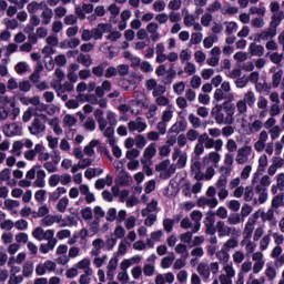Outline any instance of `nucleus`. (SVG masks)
Segmentation results:
<instances>
[{
	"instance_id": "19",
	"label": "nucleus",
	"mask_w": 284,
	"mask_h": 284,
	"mask_svg": "<svg viewBox=\"0 0 284 284\" xmlns=\"http://www.w3.org/2000/svg\"><path fill=\"white\" fill-rule=\"evenodd\" d=\"M135 145L139 150H143L145 145H148V140L145 139L144 135L138 134L135 136Z\"/></svg>"
},
{
	"instance_id": "2",
	"label": "nucleus",
	"mask_w": 284,
	"mask_h": 284,
	"mask_svg": "<svg viewBox=\"0 0 284 284\" xmlns=\"http://www.w3.org/2000/svg\"><path fill=\"white\" fill-rule=\"evenodd\" d=\"M110 28H112V26L108 23H99L98 28H93L91 30L92 39H94V41H101V39H103V34H105V32H108Z\"/></svg>"
},
{
	"instance_id": "21",
	"label": "nucleus",
	"mask_w": 284,
	"mask_h": 284,
	"mask_svg": "<svg viewBox=\"0 0 284 284\" xmlns=\"http://www.w3.org/2000/svg\"><path fill=\"white\" fill-rule=\"evenodd\" d=\"M284 195H275L272 200V207L278 210L282 205H284Z\"/></svg>"
},
{
	"instance_id": "11",
	"label": "nucleus",
	"mask_w": 284,
	"mask_h": 284,
	"mask_svg": "<svg viewBox=\"0 0 284 284\" xmlns=\"http://www.w3.org/2000/svg\"><path fill=\"white\" fill-rule=\"evenodd\" d=\"M271 28H278V26H281V22L284 19V12L283 11H278L277 14H273L271 18Z\"/></svg>"
},
{
	"instance_id": "27",
	"label": "nucleus",
	"mask_w": 284,
	"mask_h": 284,
	"mask_svg": "<svg viewBox=\"0 0 284 284\" xmlns=\"http://www.w3.org/2000/svg\"><path fill=\"white\" fill-rule=\"evenodd\" d=\"M81 215L84 221H90L92 219V207L85 206L81 210Z\"/></svg>"
},
{
	"instance_id": "54",
	"label": "nucleus",
	"mask_w": 284,
	"mask_h": 284,
	"mask_svg": "<svg viewBox=\"0 0 284 284\" xmlns=\"http://www.w3.org/2000/svg\"><path fill=\"white\" fill-rule=\"evenodd\" d=\"M186 139L189 141H196L199 139V131L191 129L186 132Z\"/></svg>"
},
{
	"instance_id": "60",
	"label": "nucleus",
	"mask_w": 284,
	"mask_h": 284,
	"mask_svg": "<svg viewBox=\"0 0 284 284\" xmlns=\"http://www.w3.org/2000/svg\"><path fill=\"white\" fill-rule=\"evenodd\" d=\"M262 221H273L274 220V210L270 209L266 214L262 213L261 214Z\"/></svg>"
},
{
	"instance_id": "10",
	"label": "nucleus",
	"mask_w": 284,
	"mask_h": 284,
	"mask_svg": "<svg viewBox=\"0 0 284 284\" xmlns=\"http://www.w3.org/2000/svg\"><path fill=\"white\" fill-rule=\"evenodd\" d=\"M216 258H219L220 263L222 265H225L226 263L230 262V253H227V250L222 248L221 251H217L215 253Z\"/></svg>"
},
{
	"instance_id": "57",
	"label": "nucleus",
	"mask_w": 284,
	"mask_h": 284,
	"mask_svg": "<svg viewBox=\"0 0 284 284\" xmlns=\"http://www.w3.org/2000/svg\"><path fill=\"white\" fill-rule=\"evenodd\" d=\"M140 69L142 72L144 73H148V72H153V68H152V64H150V62L148 61H143L141 64H140Z\"/></svg>"
},
{
	"instance_id": "38",
	"label": "nucleus",
	"mask_w": 284,
	"mask_h": 284,
	"mask_svg": "<svg viewBox=\"0 0 284 284\" xmlns=\"http://www.w3.org/2000/svg\"><path fill=\"white\" fill-rule=\"evenodd\" d=\"M60 182H61V176H59V174H53L49 178L50 187H57Z\"/></svg>"
},
{
	"instance_id": "39",
	"label": "nucleus",
	"mask_w": 284,
	"mask_h": 284,
	"mask_svg": "<svg viewBox=\"0 0 284 284\" xmlns=\"http://www.w3.org/2000/svg\"><path fill=\"white\" fill-rule=\"evenodd\" d=\"M106 221H109L110 223H113V221H116V209L111 207L106 212Z\"/></svg>"
},
{
	"instance_id": "9",
	"label": "nucleus",
	"mask_w": 284,
	"mask_h": 284,
	"mask_svg": "<svg viewBox=\"0 0 284 284\" xmlns=\"http://www.w3.org/2000/svg\"><path fill=\"white\" fill-rule=\"evenodd\" d=\"M210 161H213V163H219V161H221V154L216 151L210 152L209 156L205 155L203 158V164L207 165V163H210Z\"/></svg>"
},
{
	"instance_id": "48",
	"label": "nucleus",
	"mask_w": 284,
	"mask_h": 284,
	"mask_svg": "<svg viewBox=\"0 0 284 284\" xmlns=\"http://www.w3.org/2000/svg\"><path fill=\"white\" fill-rule=\"evenodd\" d=\"M144 276H154V265L145 264L143 267Z\"/></svg>"
},
{
	"instance_id": "20",
	"label": "nucleus",
	"mask_w": 284,
	"mask_h": 284,
	"mask_svg": "<svg viewBox=\"0 0 284 284\" xmlns=\"http://www.w3.org/2000/svg\"><path fill=\"white\" fill-rule=\"evenodd\" d=\"M68 203H70V200L67 196L60 199L57 204L58 212H61V213L65 212L68 207Z\"/></svg>"
},
{
	"instance_id": "5",
	"label": "nucleus",
	"mask_w": 284,
	"mask_h": 284,
	"mask_svg": "<svg viewBox=\"0 0 284 284\" xmlns=\"http://www.w3.org/2000/svg\"><path fill=\"white\" fill-rule=\"evenodd\" d=\"M30 134H33V136H37V134H41V132H45V124L41 123V120L39 118H34L31 126H29Z\"/></svg>"
},
{
	"instance_id": "23",
	"label": "nucleus",
	"mask_w": 284,
	"mask_h": 284,
	"mask_svg": "<svg viewBox=\"0 0 284 284\" xmlns=\"http://www.w3.org/2000/svg\"><path fill=\"white\" fill-rule=\"evenodd\" d=\"M237 152L240 153V156H244V159H248L250 155L252 154V146L250 145H245L242 146L241 149L237 150Z\"/></svg>"
},
{
	"instance_id": "8",
	"label": "nucleus",
	"mask_w": 284,
	"mask_h": 284,
	"mask_svg": "<svg viewBox=\"0 0 284 284\" xmlns=\"http://www.w3.org/2000/svg\"><path fill=\"white\" fill-rule=\"evenodd\" d=\"M248 50L251 52V57H263L265 52V48H263V45L256 44L254 42L250 44Z\"/></svg>"
},
{
	"instance_id": "13",
	"label": "nucleus",
	"mask_w": 284,
	"mask_h": 284,
	"mask_svg": "<svg viewBox=\"0 0 284 284\" xmlns=\"http://www.w3.org/2000/svg\"><path fill=\"white\" fill-rule=\"evenodd\" d=\"M78 62L84 65V68H90L92 65V57L90 54L80 53Z\"/></svg>"
},
{
	"instance_id": "29",
	"label": "nucleus",
	"mask_w": 284,
	"mask_h": 284,
	"mask_svg": "<svg viewBox=\"0 0 284 284\" xmlns=\"http://www.w3.org/2000/svg\"><path fill=\"white\" fill-rule=\"evenodd\" d=\"M252 199H254V189L252 186H246L244 193V201H246V203H250Z\"/></svg>"
},
{
	"instance_id": "4",
	"label": "nucleus",
	"mask_w": 284,
	"mask_h": 284,
	"mask_svg": "<svg viewBox=\"0 0 284 284\" xmlns=\"http://www.w3.org/2000/svg\"><path fill=\"white\" fill-rule=\"evenodd\" d=\"M4 136H21V126L17 124V122H13L11 124H7L3 129Z\"/></svg>"
},
{
	"instance_id": "64",
	"label": "nucleus",
	"mask_w": 284,
	"mask_h": 284,
	"mask_svg": "<svg viewBox=\"0 0 284 284\" xmlns=\"http://www.w3.org/2000/svg\"><path fill=\"white\" fill-rule=\"evenodd\" d=\"M276 181H277L278 190H283V187H284V173L277 174Z\"/></svg>"
},
{
	"instance_id": "33",
	"label": "nucleus",
	"mask_w": 284,
	"mask_h": 284,
	"mask_svg": "<svg viewBox=\"0 0 284 284\" xmlns=\"http://www.w3.org/2000/svg\"><path fill=\"white\" fill-rule=\"evenodd\" d=\"M201 41H203V33H192L191 34L190 43H192L193 45H199V43H201Z\"/></svg>"
},
{
	"instance_id": "63",
	"label": "nucleus",
	"mask_w": 284,
	"mask_h": 284,
	"mask_svg": "<svg viewBox=\"0 0 284 284\" xmlns=\"http://www.w3.org/2000/svg\"><path fill=\"white\" fill-rule=\"evenodd\" d=\"M16 227H17V230H21V231L26 230L28 227V221H26L23 219L22 220H18L16 222Z\"/></svg>"
},
{
	"instance_id": "14",
	"label": "nucleus",
	"mask_w": 284,
	"mask_h": 284,
	"mask_svg": "<svg viewBox=\"0 0 284 284\" xmlns=\"http://www.w3.org/2000/svg\"><path fill=\"white\" fill-rule=\"evenodd\" d=\"M115 183L120 185V187H126V185H130V174L123 172L122 175L115 180Z\"/></svg>"
},
{
	"instance_id": "59",
	"label": "nucleus",
	"mask_w": 284,
	"mask_h": 284,
	"mask_svg": "<svg viewBox=\"0 0 284 284\" xmlns=\"http://www.w3.org/2000/svg\"><path fill=\"white\" fill-rule=\"evenodd\" d=\"M191 88H193V90H199V88H201V77L194 75L192 78Z\"/></svg>"
},
{
	"instance_id": "3",
	"label": "nucleus",
	"mask_w": 284,
	"mask_h": 284,
	"mask_svg": "<svg viewBox=\"0 0 284 284\" xmlns=\"http://www.w3.org/2000/svg\"><path fill=\"white\" fill-rule=\"evenodd\" d=\"M211 116L215 119L217 125L225 123V114L223 113L221 104H215V106L212 108Z\"/></svg>"
},
{
	"instance_id": "6",
	"label": "nucleus",
	"mask_w": 284,
	"mask_h": 284,
	"mask_svg": "<svg viewBox=\"0 0 284 284\" xmlns=\"http://www.w3.org/2000/svg\"><path fill=\"white\" fill-rule=\"evenodd\" d=\"M216 229L220 237L230 236V234H232V227L225 226V222L223 221L216 223Z\"/></svg>"
},
{
	"instance_id": "53",
	"label": "nucleus",
	"mask_w": 284,
	"mask_h": 284,
	"mask_svg": "<svg viewBox=\"0 0 284 284\" xmlns=\"http://www.w3.org/2000/svg\"><path fill=\"white\" fill-rule=\"evenodd\" d=\"M141 163L143 165V172H145L146 176H152L153 171L152 168L148 164V160L141 159Z\"/></svg>"
},
{
	"instance_id": "26",
	"label": "nucleus",
	"mask_w": 284,
	"mask_h": 284,
	"mask_svg": "<svg viewBox=\"0 0 284 284\" xmlns=\"http://www.w3.org/2000/svg\"><path fill=\"white\" fill-rule=\"evenodd\" d=\"M50 150H57L59 148V138H52V135L47 136Z\"/></svg>"
},
{
	"instance_id": "42",
	"label": "nucleus",
	"mask_w": 284,
	"mask_h": 284,
	"mask_svg": "<svg viewBox=\"0 0 284 284\" xmlns=\"http://www.w3.org/2000/svg\"><path fill=\"white\" fill-rule=\"evenodd\" d=\"M216 214L212 211H209L207 212V215H206V220L204 222V225H214V223L216 222V219L214 217Z\"/></svg>"
},
{
	"instance_id": "12",
	"label": "nucleus",
	"mask_w": 284,
	"mask_h": 284,
	"mask_svg": "<svg viewBox=\"0 0 284 284\" xmlns=\"http://www.w3.org/2000/svg\"><path fill=\"white\" fill-rule=\"evenodd\" d=\"M254 223H256V220H253V222H247L244 229V239L245 241H250L252 239V234L254 233Z\"/></svg>"
},
{
	"instance_id": "25",
	"label": "nucleus",
	"mask_w": 284,
	"mask_h": 284,
	"mask_svg": "<svg viewBox=\"0 0 284 284\" xmlns=\"http://www.w3.org/2000/svg\"><path fill=\"white\" fill-rule=\"evenodd\" d=\"M84 128L85 130H89V132H94V130H97V122H94V119L88 118Z\"/></svg>"
},
{
	"instance_id": "50",
	"label": "nucleus",
	"mask_w": 284,
	"mask_h": 284,
	"mask_svg": "<svg viewBox=\"0 0 284 284\" xmlns=\"http://www.w3.org/2000/svg\"><path fill=\"white\" fill-rule=\"evenodd\" d=\"M268 245H270V235H264V237L260 242V250L262 252H265Z\"/></svg>"
},
{
	"instance_id": "36",
	"label": "nucleus",
	"mask_w": 284,
	"mask_h": 284,
	"mask_svg": "<svg viewBox=\"0 0 284 284\" xmlns=\"http://www.w3.org/2000/svg\"><path fill=\"white\" fill-rule=\"evenodd\" d=\"M244 101L245 103H247L248 105H253V103L256 102V98L254 97V92L248 91L245 95H244Z\"/></svg>"
},
{
	"instance_id": "44",
	"label": "nucleus",
	"mask_w": 284,
	"mask_h": 284,
	"mask_svg": "<svg viewBox=\"0 0 284 284\" xmlns=\"http://www.w3.org/2000/svg\"><path fill=\"white\" fill-rule=\"evenodd\" d=\"M18 88L21 92H30V88H32V85L30 84V81L24 80L19 82Z\"/></svg>"
},
{
	"instance_id": "34",
	"label": "nucleus",
	"mask_w": 284,
	"mask_h": 284,
	"mask_svg": "<svg viewBox=\"0 0 284 284\" xmlns=\"http://www.w3.org/2000/svg\"><path fill=\"white\" fill-rule=\"evenodd\" d=\"M40 8H41V4H39V2L37 1H32L27 6V10L29 14H34V12H37V10H39Z\"/></svg>"
},
{
	"instance_id": "35",
	"label": "nucleus",
	"mask_w": 284,
	"mask_h": 284,
	"mask_svg": "<svg viewBox=\"0 0 284 284\" xmlns=\"http://www.w3.org/2000/svg\"><path fill=\"white\" fill-rule=\"evenodd\" d=\"M163 227H164L165 232H172V230H174V220L164 219L163 220Z\"/></svg>"
},
{
	"instance_id": "31",
	"label": "nucleus",
	"mask_w": 284,
	"mask_h": 284,
	"mask_svg": "<svg viewBox=\"0 0 284 284\" xmlns=\"http://www.w3.org/2000/svg\"><path fill=\"white\" fill-rule=\"evenodd\" d=\"M45 194H48V191L45 190H38L34 194V199L38 203H43L45 201Z\"/></svg>"
},
{
	"instance_id": "32",
	"label": "nucleus",
	"mask_w": 284,
	"mask_h": 284,
	"mask_svg": "<svg viewBox=\"0 0 284 284\" xmlns=\"http://www.w3.org/2000/svg\"><path fill=\"white\" fill-rule=\"evenodd\" d=\"M139 154H141V151H139L138 149H132L126 151L125 156L129 161H134V159H138Z\"/></svg>"
},
{
	"instance_id": "18",
	"label": "nucleus",
	"mask_w": 284,
	"mask_h": 284,
	"mask_svg": "<svg viewBox=\"0 0 284 284\" xmlns=\"http://www.w3.org/2000/svg\"><path fill=\"white\" fill-rule=\"evenodd\" d=\"M197 272L200 276H204V278H207L210 276V267H207V264L200 263L197 265Z\"/></svg>"
},
{
	"instance_id": "16",
	"label": "nucleus",
	"mask_w": 284,
	"mask_h": 284,
	"mask_svg": "<svg viewBox=\"0 0 284 284\" xmlns=\"http://www.w3.org/2000/svg\"><path fill=\"white\" fill-rule=\"evenodd\" d=\"M99 143V140H91L89 145L84 146V154H87V156H92L94 154V148H97Z\"/></svg>"
},
{
	"instance_id": "43",
	"label": "nucleus",
	"mask_w": 284,
	"mask_h": 284,
	"mask_svg": "<svg viewBox=\"0 0 284 284\" xmlns=\"http://www.w3.org/2000/svg\"><path fill=\"white\" fill-rule=\"evenodd\" d=\"M32 272H34L32 263L26 264L23 266L22 274L26 278H28V276H32Z\"/></svg>"
},
{
	"instance_id": "62",
	"label": "nucleus",
	"mask_w": 284,
	"mask_h": 284,
	"mask_svg": "<svg viewBox=\"0 0 284 284\" xmlns=\"http://www.w3.org/2000/svg\"><path fill=\"white\" fill-rule=\"evenodd\" d=\"M181 0H172L169 2V10H181Z\"/></svg>"
},
{
	"instance_id": "51",
	"label": "nucleus",
	"mask_w": 284,
	"mask_h": 284,
	"mask_svg": "<svg viewBox=\"0 0 284 284\" xmlns=\"http://www.w3.org/2000/svg\"><path fill=\"white\" fill-rule=\"evenodd\" d=\"M173 261H174V258H172V257H163L161 261L162 270H168L169 267H172Z\"/></svg>"
},
{
	"instance_id": "41",
	"label": "nucleus",
	"mask_w": 284,
	"mask_h": 284,
	"mask_svg": "<svg viewBox=\"0 0 284 284\" xmlns=\"http://www.w3.org/2000/svg\"><path fill=\"white\" fill-rule=\"evenodd\" d=\"M57 52V50H54L52 47L50 45H44L42 49V54H44V59H49L50 57H52V54H54Z\"/></svg>"
},
{
	"instance_id": "22",
	"label": "nucleus",
	"mask_w": 284,
	"mask_h": 284,
	"mask_svg": "<svg viewBox=\"0 0 284 284\" xmlns=\"http://www.w3.org/2000/svg\"><path fill=\"white\" fill-rule=\"evenodd\" d=\"M63 123H64V125H67V128H73V125H77V118H74L70 114H67L63 118Z\"/></svg>"
},
{
	"instance_id": "52",
	"label": "nucleus",
	"mask_w": 284,
	"mask_h": 284,
	"mask_svg": "<svg viewBox=\"0 0 284 284\" xmlns=\"http://www.w3.org/2000/svg\"><path fill=\"white\" fill-rule=\"evenodd\" d=\"M156 223V214H149L148 217L144 220V225L148 227H152Z\"/></svg>"
},
{
	"instance_id": "49",
	"label": "nucleus",
	"mask_w": 284,
	"mask_h": 284,
	"mask_svg": "<svg viewBox=\"0 0 284 284\" xmlns=\"http://www.w3.org/2000/svg\"><path fill=\"white\" fill-rule=\"evenodd\" d=\"M203 152H205V145L197 143L194 146L195 159H201V154H203Z\"/></svg>"
},
{
	"instance_id": "55",
	"label": "nucleus",
	"mask_w": 284,
	"mask_h": 284,
	"mask_svg": "<svg viewBox=\"0 0 284 284\" xmlns=\"http://www.w3.org/2000/svg\"><path fill=\"white\" fill-rule=\"evenodd\" d=\"M265 275L268 280L274 281L276 278V268L268 266L265 271Z\"/></svg>"
},
{
	"instance_id": "17",
	"label": "nucleus",
	"mask_w": 284,
	"mask_h": 284,
	"mask_svg": "<svg viewBox=\"0 0 284 284\" xmlns=\"http://www.w3.org/2000/svg\"><path fill=\"white\" fill-rule=\"evenodd\" d=\"M281 79H283V70L280 69L272 75V85L273 88H278L281 85Z\"/></svg>"
},
{
	"instance_id": "40",
	"label": "nucleus",
	"mask_w": 284,
	"mask_h": 284,
	"mask_svg": "<svg viewBox=\"0 0 284 284\" xmlns=\"http://www.w3.org/2000/svg\"><path fill=\"white\" fill-rule=\"evenodd\" d=\"M169 166H170V160H163L162 162L155 165V171L163 172L168 170Z\"/></svg>"
},
{
	"instance_id": "58",
	"label": "nucleus",
	"mask_w": 284,
	"mask_h": 284,
	"mask_svg": "<svg viewBox=\"0 0 284 284\" xmlns=\"http://www.w3.org/2000/svg\"><path fill=\"white\" fill-rule=\"evenodd\" d=\"M77 21H78V18L74 14H69V16H65L64 18L65 26H74Z\"/></svg>"
},
{
	"instance_id": "15",
	"label": "nucleus",
	"mask_w": 284,
	"mask_h": 284,
	"mask_svg": "<svg viewBox=\"0 0 284 284\" xmlns=\"http://www.w3.org/2000/svg\"><path fill=\"white\" fill-rule=\"evenodd\" d=\"M57 219H59V215H45L41 220V225H43L44 227H50L51 225H54V223H57Z\"/></svg>"
},
{
	"instance_id": "45",
	"label": "nucleus",
	"mask_w": 284,
	"mask_h": 284,
	"mask_svg": "<svg viewBox=\"0 0 284 284\" xmlns=\"http://www.w3.org/2000/svg\"><path fill=\"white\" fill-rule=\"evenodd\" d=\"M236 108L239 114H245V112H247V103L243 100L237 101Z\"/></svg>"
},
{
	"instance_id": "30",
	"label": "nucleus",
	"mask_w": 284,
	"mask_h": 284,
	"mask_svg": "<svg viewBox=\"0 0 284 284\" xmlns=\"http://www.w3.org/2000/svg\"><path fill=\"white\" fill-rule=\"evenodd\" d=\"M154 190H156V181L150 180L144 187V192L145 194H152Z\"/></svg>"
},
{
	"instance_id": "56",
	"label": "nucleus",
	"mask_w": 284,
	"mask_h": 284,
	"mask_svg": "<svg viewBox=\"0 0 284 284\" xmlns=\"http://www.w3.org/2000/svg\"><path fill=\"white\" fill-rule=\"evenodd\" d=\"M54 61H55L57 65H59L60 68L68 63V59L65 58L64 54L57 55Z\"/></svg>"
},
{
	"instance_id": "1",
	"label": "nucleus",
	"mask_w": 284,
	"mask_h": 284,
	"mask_svg": "<svg viewBox=\"0 0 284 284\" xmlns=\"http://www.w3.org/2000/svg\"><path fill=\"white\" fill-rule=\"evenodd\" d=\"M220 105L226 114L224 123L226 125H232V123H234V114L236 112V105L234 103L230 102V101H224Z\"/></svg>"
},
{
	"instance_id": "47",
	"label": "nucleus",
	"mask_w": 284,
	"mask_h": 284,
	"mask_svg": "<svg viewBox=\"0 0 284 284\" xmlns=\"http://www.w3.org/2000/svg\"><path fill=\"white\" fill-rule=\"evenodd\" d=\"M33 239L37 241H43V229L41 226H38L33 232H32Z\"/></svg>"
},
{
	"instance_id": "7",
	"label": "nucleus",
	"mask_w": 284,
	"mask_h": 284,
	"mask_svg": "<svg viewBox=\"0 0 284 284\" xmlns=\"http://www.w3.org/2000/svg\"><path fill=\"white\" fill-rule=\"evenodd\" d=\"M145 161H152L156 156V143L152 142L143 153Z\"/></svg>"
},
{
	"instance_id": "61",
	"label": "nucleus",
	"mask_w": 284,
	"mask_h": 284,
	"mask_svg": "<svg viewBox=\"0 0 284 284\" xmlns=\"http://www.w3.org/2000/svg\"><path fill=\"white\" fill-rule=\"evenodd\" d=\"M116 239H123L125 236V229L121 225H118L114 230Z\"/></svg>"
},
{
	"instance_id": "46",
	"label": "nucleus",
	"mask_w": 284,
	"mask_h": 284,
	"mask_svg": "<svg viewBox=\"0 0 284 284\" xmlns=\"http://www.w3.org/2000/svg\"><path fill=\"white\" fill-rule=\"evenodd\" d=\"M201 23L204 28H209L210 23H212V13H205L202 16Z\"/></svg>"
},
{
	"instance_id": "24",
	"label": "nucleus",
	"mask_w": 284,
	"mask_h": 284,
	"mask_svg": "<svg viewBox=\"0 0 284 284\" xmlns=\"http://www.w3.org/2000/svg\"><path fill=\"white\" fill-rule=\"evenodd\" d=\"M48 11H43L41 13V17L43 19L42 21L43 26H49L50 21H52V9H49Z\"/></svg>"
},
{
	"instance_id": "28",
	"label": "nucleus",
	"mask_w": 284,
	"mask_h": 284,
	"mask_svg": "<svg viewBox=\"0 0 284 284\" xmlns=\"http://www.w3.org/2000/svg\"><path fill=\"white\" fill-rule=\"evenodd\" d=\"M189 121L193 128H201V119L194 115V113L189 114Z\"/></svg>"
},
{
	"instance_id": "37",
	"label": "nucleus",
	"mask_w": 284,
	"mask_h": 284,
	"mask_svg": "<svg viewBox=\"0 0 284 284\" xmlns=\"http://www.w3.org/2000/svg\"><path fill=\"white\" fill-rule=\"evenodd\" d=\"M14 70L17 74H24V72H28V65L26 64V62H18L14 67Z\"/></svg>"
}]
</instances>
